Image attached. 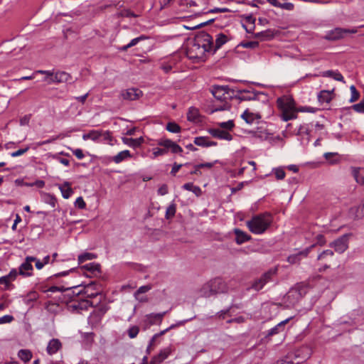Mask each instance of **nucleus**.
Instances as JSON below:
<instances>
[{
	"label": "nucleus",
	"instance_id": "nucleus-1",
	"mask_svg": "<svg viewBox=\"0 0 364 364\" xmlns=\"http://www.w3.org/2000/svg\"><path fill=\"white\" fill-rule=\"evenodd\" d=\"M213 48L212 36L206 32H201L188 42L186 55L190 59L203 60L205 53L211 51Z\"/></svg>",
	"mask_w": 364,
	"mask_h": 364
},
{
	"label": "nucleus",
	"instance_id": "nucleus-2",
	"mask_svg": "<svg viewBox=\"0 0 364 364\" xmlns=\"http://www.w3.org/2000/svg\"><path fill=\"white\" fill-rule=\"evenodd\" d=\"M277 105L281 112L280 117L284 121L296 118V102L291 95H283L277 100Z\"/></svg>",
	"mask_w": 364,
	"mask_h": 364
},
{
	"label": "nucleus",
	"instance_id": "nucleus-3",
	"mask_svg": "<svg viewBox=\"0 0 364 364\" xmlns=\"http://www.w3.org/2000/svg\"><path fill=\"white\" fill-rule=\"evenodd\" d=\"M228 287L221 278H215L204 284L199 291L200 296L210 297L218 294L228 292Z\"/></svg>",
	"mask_w": 364,
	"mask_h": 364
},
{
	"label": "nucleus",
	"instance_id": "nucleus-4",
	"mask_svg": "<svg viewBox=\"0 0 364 364\" xmlns=\"http://www.w3.org/2000/svg\"><path fill=\"white\" fill-rule=\"evenodd\" d=\"M247 226L250 231L256 235L264 233L272 223V216L269 213L255 215L247 221Z\"/></svg>",
	"mask_w": 364,
	"mask_h": 364
},
{
	"label": "nucleus",
	"instance_id": "nucleus-5",
	"mask_svg": "<svg viewBox=\"0 0 364 364\" xmlns=\"http://www.w3.org/2000/svg\"><path fill=\"white\" fill-rule=\"evenodd\" d=\"M277 269H271L264 273L259 279L254 281L251 288L255 291L261 290L264 286L272 281L273 276L277 274Z\"/></svg>",
	"mask_w": 364,
	"mask_h": 364
},
{
	"label": "nucleus",
	"instance_id": "nucleus-6",
	"mask_svg": "<svg viewBox=\"0 0 364 364\" xmlns=\"http://www.w3.org/2000/svg\"><path fill=\"white\" fill-rule=\"evenodd\" d=\"M350 234H345L331 242L329 246L335 250L336 252L340 254L344 252L348 247V240Z\"/></svg>",
	"mask_w": 364,
	"mask_h": 364
},
{
	"label": "nucleus",
	"instance_id": "nucleus-7",
	"mask_svg": "<svg viewBox=\"0 0 364 364\" xmlns=\"http://www.w3.org/2000/svg\"><path fill=\"white\" fill-rule=\"evenodd\" d=\"M101 288L100 285L95 283L91 282L83 287L82 290H80L77 294H82L87 298H94L100 294Z\"/></svg>",
	"mask_w": 364,
	"mask_h": 364
},
{
	"label": "nucleus",
	"instance_id": "nucleus-8",
	"mask_svg": "<svg viewBox=\"0 0 364 364\" xmlns=\"http://www.w3.org/2000/svg\"><path fill=\"white\" fill-rule=\"evenodd\" d=\"M172 350L171 346L161 349L159 354L152 358L150 364H160L171 354Z\"/></svg>",
	"mask_w": 364,
	"mask_h": 364
},
{
	"label": "nucleus",
	"instance_id": "nucleus-9",
	"mask_svg": "<svg viewBox=\"0 0 364 364\" xmlns=\"http://www.w3.org/2000/svg\"><path fill=\"white\" fill-rule=\"evenodd\" d=\"M333 252L331 250H323L318 255L317 257L318 260L323 262V265L322 267L319 268V272L325 271L330 267V264H328L327 262L333 257Z\"/></svg>",
	"mask_w": 364,
	"mask_h": 364
},
{
	"label": "nucleus",
	"instance_id": "nucleus-10",
	"mask_svg": "<svg viewBox=\"0 0 364 364\" xmlns=\"http://www.w3.org/2000/svg\"><path fill=\"white\" fill-rule=\"evenodd\" d=\"M62 348L63 343L59 339L52 338L47 345L46 352L48 355H53L60 350Z\"/></svg>",
	"mask_w": 364,
	"mask_h": 364
},
{
	"label": "nucleus",
	"instance_id": "nucleus-11",
	"mask_svg": "<svg viewBox=\"0 0 364 364\" xmlns=\"http://www.w3.org/2000/svg\"><path fill=\"white\" fill-rule=\"evenodd\" d=\"M142 92L139 89L136 88H129L125 90H123L121 93V95L124 100H137L141 96Z\"/></svg>",
	"mask_w": 364,
	"mask_h": 364
},
{
	"label": "nucleus",
	"instance_id": "nucleus-12",
	"mask_svg": "<svg viewBox=\"0 0 364 364\" xmlns=\"http://www.w3.org/2000/svg\"><path fill=\"white\" fill-rule=\"evenodd\" d=\"M345 28H336L326 33L325 38L329 41H337L345 37Z\"/></svg>",
	"mask_w": 364,
	"mask_h": 364
},
{
	"label": "nucleus",
	"instance_id": "nucleus-13",
	"mask_svg": "<svg viewBox=\"0 0 364 364\" xmlns=\"http://www.w3.org/2000/svg\"><path fill=\"white\" fill-rule=\"evenodd\" d=\"M90 306H92V303L87 299H81L69 305L70 309L73 311H77L78 312L80 311L87 310Z\"/></svg>",
	"mask_w": 364,
	"mask_h": 364
},
{
	"label": "nucleus",
	"instance_id": "nucleus-14",
	"mask_svg": "<svg viewBox=\"0 0 364 364\" xmlns=\"http://www.w3.org/2000/svg\"><path fill=\"white\" fill-rule=\"evenodd\" d=\"M71 78L70 75L63 71H58L56 73H53V77L50 78L48 81V84L54 83V82H66Z\"/></svg>",
	"mask_w": 364,
	"mask_h": 364
},
{
	"label": "nucleus",
	"instance_id": "nucleus-15",
	"mask_svg": "<svg viewBox=\"0 0 364 364\" xmlns=\"http://www.w3.org/2000/svg\"><path fill=\"white\" fill-rule=\"evenodd\" d=\"M310 250L311 247H309L296 254L291 255L287 257V261L291 264L299 263L301 257H306L310 252Z\"/></svg>",
	"mask_w": 364,
	"mask_h": 364
},
{
	"label": "nucleus",
	"instance_id": "nucleus-16",
	"mask_svg": "<svg viewBox=\"0 0 364 364\" xmlns=\"http://www.w3.org/2000/svg\"><path fill=\"white\" fill-rule=\"evenodd\" d=\"M241 117L250 124H252L255 122V120H259L262 118V115L259 112H250L249 109H246Z\"/></svg>",
	"mask_w": 364,
	"mask_h": 364
},
{
	"label": "nucleus",
	"instance_id": "nucleus-17",
	"mask_svg": "<svg viewBox=\"0 0 364 364\" xmlns=\"http://www.w3.org/2000/svg\"><path fill=\"white\" fill-rule=\"evenodd\" d=\"M213 95L218 100L225 99V95L228 94V87L225 86H213L211 90Z\"/></svg>",
	"mask_w": 364,
	"mask_h": 364
},
{
	"label": "nucleus",
	"instance_id": "nucleus-18",
	"mask_svg": "<svg viewBox=\"0 0 364 364\" xmlns=\"http://www.w3.org/2000/svg\"><path fill=\"white\" fill-rule=\"evenodd\" d=\"M292 318V317H289L281 322H279L274 327L269 329L267 332V336H272L277 334L280 333L284 331L285 325Z\"/></svg>",
	"mask_w": 364,
	"mask_h": 364
},
{
	"label": "nucleus",
	"instance_id": "nucleus-19",
	"mask_svg": "<svg viewBox=\"0 0 364 364\" xmlns=\"http://www.w3.org/2000/svg\"><path fill=\"white\" fill-rule=\"evenodd\" d=\"M350 214L353 216L355 219H361L364 217V198L359 205L350 209Z\"/></svg>",
	"mask_w": 364,
	"mask_h": 364
},
{
	"label": "nucleus",
	"instance_id": "nucleus-20",
	"mask_svg": "<svg viewBox=\"0 0 364 364\" xmlns=\"http://www.w3.org/2000/svg\"><path fill=\"white\" fill-rule=\"evenodd\" d=\"M210 133L214 136L220 139H225L228 141L232 140V135L226 130L220 129H210Z\"/></svg>",
	"mask_w": 364,
	"mask_h": 364
},
{
	"label": "nucleus",
	"instance_id": "nucleus-21",
	"mask_svg": "<svg viewBox=\"0 0 364 364\" xmlns=\"http://www.w3.org/2000/svg\"><path fill=\"white\" fill-rule=\"evenodd\" d=\"M234 232L235 235V242L238 245H241L251 239L250 235L240 229L235 228Z\"/></svg>",
	"mask_w": 364,
	"mask_h": 364
},
{
	"label": "nucleus",
	"instance_id": "nucleus-22",
	"mask_svg": "<svg viewBox=\"0 0 364 364\" xmlns=\"http://www.w3.org/2000/svg\"><path fill=\"white\" fill-rule=\"evenodd\" d=\"M194 144L199 146L208 147L215 146L216 142L210 141L208 136H198L194 139Z\"/></svg>",
	"mask_w": 364,
	"mask_h": 364
},
{
	"label": "nucleus",
	"instance_id": "nucleus-23",
	"mask_svg": "<svg viewBox=\"0 0 364 364\" xmlns=\"http://www.w3.org/2000/svg\"><path fill=\"white\" fill-rule=\"evenodd\" d=\"M333 90H321L318 94V100L320 103H329L333 99Z\"/></svg>",
	"mask_w": 364,
	"mask_h": 364
},
{
	"label": "nucleus",
	"instance_id": "nucleus-24",
	"mask_svg": "<svg viewBox=\"0 0 364 364\" xmlns=\"http://www.w3.org/2000/svg\"><path fill=\"white\" fill-rule=\"evenodd\" d=\"M33 269L31 264L24 262L19 267L18 274L23 277H29L32 275Z\"/></svg>",
	"mask_w": 364,
	"mask_h": 364
},
{
	"label": "nucleus",
	"instance_id": "nucleus-25",
	"mask_svg": "<svg viewBox=\"0 0 364 364\" xmlns=\"http://www.w3.org/2000/svg\"><path fill=\"white\" fill-rule=\"evenodd\" d=\"M122 141L124 142V144L130 147L136 148L139 147L144 142V139L142 137H139L136 139L122 137Z\"/></svg>",
	"mask_w": 364,
	"mask_h": 364
},
{
	"label": "nucleus",
	"instance_id": "nucleus-26",
	"mask_svg": "<svg viewBox=\"0 0 364 364\" xmlns=\"http://www.w3.org/2000/svg\"><path fill=\"white\" fill-rule=\"evenodd\" d=\"M321 76L328 77L334 79L335 80L343 82L345 83L344 78L341 73L338 70H326L321 73Z\"/></svg>",
	"mask_w": 364,
	"mask_h": 364
},
{
	"label": "nucleus",
	"instance_id": "nucleus-27",
	"mask_svg": "<svg viewBox=\"0 0 364 364\" xmlns=\"http://www.w3.org/2000/svg\"><path fill=\"white\" fill-rule=\"evenodd\" d=\"M59 188L64 198H69L73 193V191L70 187V183L68 182H65L63 184L60 185Z\"/></svg>",
	"mask_w": 364,
	"mask_h": 364
},
{
	"label": "nucleus",
	"instance_id": "nucleus-28",
	"mask_svg": "<svg viewBox=\"0 0 364 364\" xmlns=\"http://www.w3.org/2000/svg\"><path fill=\"white\" fill-rule=\"evenodd\" d=\"M154 314H149L145 316L142 321L143 328L144 330L149 328L151 325L155 324L156 322H159L156 318L151 317L152 316H154Z\"/></svg>",
	"mask_w": 364,
	"mask_h": 364
},
{
	"label": "nucleus",
	"instance_id": "nucleus-29",
	"mask_svg": "<svg viewBox=\"0 0 364 364\" xmlns=\"http://www.w3.org/2000/svg\"><path fill=\"white\" fill-rule=\"evenodd\" d=\"M18 357L24 363H27L30 361L33 357V354L30 350L28 349H21L18 352Z\"/></svg>",
	"mask_w": 364,
	"mask_h": 364
},
{
	"label": "nucleus",
	"instance_id": "nucleus-30",
	"mask_svg": "<svg viewBox=\"0 0 364 364\" xmlns=\"http://www.w3.org/2000/svg\"><path fill=\"white\" fill-rule=\"evenodd\" d=\"M199 110L198 109L191 107L189 108L188 112L187 113V119L191 122H196L199 118Z\"/></svg>",
	"mask_w": 364,
	"mask_h": 364
},
{
	"label": "nucleus",
	"instance_id": "nucleus-31",
	"mask_svg": "<svg viewBox=\"0 0 364 364\" xmlns=\"http://www.w3.org/2000/svg\"><path fill=\"white\" fill-rule=\"evenodd\" d=\"M101 136L102 132H100L98 130H92L87 134H84L82 135V139L84 140L91 139L93 141H96L99 139Z\"/></svg>",
	"mask_w": 364,
	"mask_h": 364
},
{
	"label": "nucleus",
	"instance_id": "nucleus-32",
	"mask_svg": "<svg viewBox=\"0 0 364 364\" xmlns=\"http://www.w3.org/2000/svg\"><path fill=\"white\" fill-rule=\"evenodd\" d=\"M183 188L193 192L196 196H199L202 193V191L199 186H194L192 183H187L183 186Z\"/></svg>",
	"mask_w": 364,
	"mask_h": 364
},
{
	"label": "nucleus",
	"instance_id": "nucleus-33",
	"mask_svg": "<svg viewBox=\"0 0 364 364\" xmlns=\"http://www.w3.org/2000/svg\"><path fill=\"white\" fill-rule=\"evenodd\" d=\"M228 41V37L223 33L216 36L214 51L221 48Z\"/></svg>",
	"mask_w": 364,
	"mask_h": 364
},
{
	"label": "nucleus",
	"instance_id": "nucleus-34",
	"mask_svg": "<svg viewBox=\"0 0 364 364\" xmlns=\"http://www.w3.org/2000/svg\"><path fill=\"white\" fill-rule=\"evenodd\" d=\"M352 174L356 181V182L360 185L364 184V176L360 173V168H352Z\"/></svg>",
	"mask_w": 364,
	"mask_h": 364
},
{
	"label": "nucleus",
	"instance_id": "nucleus-35",
	"mask_svg": "<svg viewBox=\"0 0 364 364\" xmlns=\"http://www.w3.org/2000/svg\"><path fill=\"white\" fill-rule=\"evenodd\" d=\"M96 258V255L93 253L85 252L78 256L77 260L79 264H82L87 260H91Z\"/></svg>",
	"mask_w": 364,
	"mask_h": 364
},
{
	"label": "nucleus",
	"instance_id": "nucleus-36",
	"mask_svg": "<svg viewBox=\"0 0 364 364\" xmlns=\"http://www.w3.org/2000/svg\"><path fill=\"white\" fill-rule=\"evenodd\" d=\"M42 199L45 203L50 205L52 208H54L55 206L56 199L52 195L49 193H43Z\"/></svg>",
	"mask_w": 364,
	"mask_h": 364
},
{
	"label": "nucleus",
	"instance_id": "nucleus-37",
	"mask_svg": "<svg viewBox=\"0 0 364 364\" xmlns=\"http://www.w3.org/2000/svg\"><path fill=\"white\" fill-rule=\"evenodd\" d=\"M173 141L168 139H161L158 141V145L164 147L166 153L169 152V149L171 148V144Z\"/></svg>",
	"mask_w": 364,
	"mask_h": 364
},
{
	"label": "nucleus",
	"instance_id": "nucleus-38",
	"mask_svg": "<svg viewBox=\"0 0 364 364\" xmlns=\"http://www.w3.org/2000/svg\"><path fill=\"white\" fill-rule=\"evenodd\" d=\"M80 286V285L75 284V285H73V286L67 287V288H64L63 287H56V286H53V287H50L48 290H44L43 291L44 292H46V291H50V292L64 291L65 290L70 289H77Z\"/></svg>",
	"mask_w": 364,
	"mask_h": 364
},
{
	"label": "nucleus",
	"instance_id": "nucleus-39",
	"mask_svg": "<svg viewBox=\"0 0 364 364\" xmlns=\"http://www.w3.org/2000/svg\"><path fill=\"white\" fill-rule=\"evenodd\" d=\"M240 98L242 100H255L257 99V94L252 92L243 91L241 92Z\"/></svg>",
	"mask_w": 364,
	"mask_h": 364
},
{
	"label": "nucleus",
	"instance_id": "nucleus-40",
	"mask_svg": "<svg viewBox=\"0 0 364 364\" xmlns=\"http://www.w3.org/2000/svg\"><path fill=\"white\" fill-rule=\"evenodd\" d=\"M143 39H145V37L144 36H141L139 37H137V38H135L134 39H132L129 43H128L127 45L126 46H122L120 50H122V51H126L127 50L128 48L132 47V46H134L135 45H136L141 40H143Z\"/></svg>",
	"mask_w": 364,
	"mask_h": 364
},
{
	"label": "nucleus",
	"instance_id": "nucleus-41",
	"mask_svg": "<svg viewBox=\"0 0 364 364\" xmlns=\"http://www.w3.org/2000/svg\"><path fill=\"white\" fill-rule=\"evenodd\" d=\"M176 205L175 203H172L166 208V215H165L166 218L170 219V218H173L176 214Z\"/></svg>",
	"mask_w": 364,
	"mask_h": 364
},
{
	"label": "nucleus",
	"instance_id": "nucleus-42",
	"mask_svg": "<svg viewBox=\"0 0 364 364\" xmlns=\"http://www.w3.org/2000/svg\"><path fill=\"white\" fill-rule=\"evenodd\" d=\"M166 130L171 133H179L181 132V127L175 122H168L166 124Z\"/></svg>",
	"mask_w": 364,
	"mask_h": 364
},
{
	"label": "nucleus",
	"instance_id": "nucleus-43",
	"mask_svg": "<svg viewBox=\"0 0 364 364\" xmlns=\"http://www.w3.org/2000/svg\"><path fill=\"white\" fill-rule=\"evenodd\" d=\"M296 114L298 112H309V113H315L317 112L318 109L316 107H310V106H301L296 108Z\"/></svg>",
	"mask_w": 364,
	"mask_h": 364
},
{
	"label": "nucleus",
	"instance_id": "nucleus-44",
	"mask_svg": "<svg viewBox=\"0 0 364 364\" xmlns=\"http://www.w3.org/2000/svg\"><path fill=\"white\" fill-rule=\"evenodd\" d=\"M213 166V163L200 164L196 166L194 169L193 171H191L190 173L191 174H198V173L200 174L201 173L200 172V168H204V167L211 168Z\"/></svg>",
	"mask_w": 364,
	"mask_h": 364
},
{
	"label": "nucleus",
	"instance_id": "nucleus-45",
	"mask_svg": "<svg viewBox=\"0 0 364 364\" xmlns=\"http://www.w3.org/2000/svg\"><path fill=\"white\" fill-rule=\"evenodd\" d=\"M83 269H85L90 271L92 273H95L96 272H100V265L96 263H89L82 267Z\"/></svg>",
	"mask_w": 364,
	"mask_h": 364
},
{
	"label": "nucleus",
	"instance_id": "nucleus-46",
	"mask_svg": "<svg viewBox=\"0 0 364 364\" xmlns=\"http://www.w3.org/2000/svg\"><path fill=\"white\" fill-rule=\"evenodd\" d=\"M350 94H351L350 102H355L356 100H358L359 99L360 93L356 90V88L354 85H351L350 87Z\"/></svg>",
	"mask_w": 364,
	"mask_h": 364
},
{
	"label": "nucleus",
	"instance_id": "nucleus-47",
	"mask_svg": "<svg viewBox=\"0 0 364 364\" xmlns=\"http://www.w3.org/2000/svg\"><path fill=\"white\" fill-rule=\"evenodd\" d=\"M139 332V328L137 326H132L129 328L127 333L130 338H134Z\"/></svg>",
	"mask_w": 364,
	"mask_h": 364
},
{
	"label": "nucleus",
	"instance_id": "nucleus-48",
	"mask_svg": "<svg viewBox=\"0 0 364 364\" xmlns=\"http://www.w3.org/2000/svg\"><path fill=\"white\" fill-rule=\"evenodd\" d=\"M37 73L43 74V76H46V77L44 78V81H46L48 83L50 78L53 77V72L51 70H38L34 72V74H37Z\"/></svg>",
	"mask_w": 364,
	"mask_h": 364
},
{
	"label": "nucleus",
	"instance_id": "nucleus-49",
	"mask_svg": "<svg viewBox=\"0 0 364 364\" xmlns=\"http://www.w3.org/2000/svg\"><path fill=\"white\" fill-rule=\"evenodd\" d=\"M279 8L282 10L291 11L294 9V4L291 2L280 3Z\"/></svg>",
	"mask_w": 364,
	"mask_h": 364
},
{
	"label": "nucleus",
	"instance_id": "nucleus-50",
	"mask_svg": "<svg viewBox=\"0 0 364 364\" xmlns=\"http://www.w3.org/2000/svg\"><path fill=\"white\" fill-rule=\"evenodd\" d=\"M352 107L355 112L364 114V97L359 103L353 105Z\"/></svg>",
	"mask_w": 364,
	"mask_h": 364
},
{
	"label": "nucleus",
	"instance_id": "nucleus-51",
	"mask_svg": "<svg viewBox=\"0 0 364 364\" xmlns=\"http://www.w3.org/2000/svg\"><path fill=\"white\" fill-rule=\"evenodd\" d=\"M131 157L130 152L128 150L122 151L114 156L113 159H124Z\"/></svg>",
	"mask_w": 364,
	"mask_h": 364
},
{
	"label": "nucleus",
	"instance_id": "nucleus-52",
	"mask_svg": "<svg viewBox=\"0 0 364 364\" xmlns=\"http://www.w3.org/2000/svg\"><path fill=\"white\" fill-rule=\"evenodd\" d=\"M277 179L282 180L285 177V172L283 168H277L274 170Z\"/></svg>",
	"mask_w": 364,
	"mask_h": 364
},
{
	"label": "nucleus",
	"instance_id": "nucleus-53",
	"mask_svg": "<svg viewBox=\"0 0 364 364\" xmlns=\"http://www.w3.org/2000/svg\"><path fill=\"white\" fill-rule=\"evenodd\" d=\"M166 154V153L165 152L164 149L162 146L153 149V154L155 157L163 156Z\"/></svg>",
	"mask_w": 364,
	"mask_h": 364
},
{
	"label": "nucleus",
	"instance_id": "nucleus-54",
	"mask_svg": "<svg viewBox=\"0 0 364 364\" xmlns=\"http://www.w3.org/2000/svg\"><path fill=\"white\" fill-rule=\"evenodd\" d=\"M182 151H183L182 148L178 144H177L176 142L173 141V143L171 144V148L169 149V152H171L173 154H177V153L182 152Z\"/></svg>",
	"mask_w": 364,
	"mask_h": 364
},
{
	"label": "nucleus",
	"instance_id": "nucleus-55",
	"mask_svg": "<svg viewBox=\"0 0 364 364\" xmlns=\"http://www.w3.org/2000/svg\"><path fill=\"white\" fill-rule=\"evenodd\" d=\"M75 205L80 209H84L86 207V203L82 197H78L75 202Z\"/></svg>",
	"mask_w": 364,
	"mask_h": 364
},
{
	"label": "nucleus",
	"instance_id": "nucleus-56",
	"mask_svg": "<svg viewBox=\"0 0 364 364\" xmlns=\"http://www.w3.org/2000/svg\"><path fill=\"white\" fill-rule=\"evenodd\" d=\"M160 68L165 73H169L173 68L165 60L161 62Z\"/></svg>",
	"mask_w": 364,
	"mask_h": 364
},
{
	"label": "nucleus",
	"instance_id": "nucleus-57",
	"mask_svg": "<svg viewBox=\"0 0 364 364\" xmlns=\"http://www.w3.org/2000/svg\"><path fill=\"white\" fill-rule=\"evenodd\" d=\"M243 1L252 6H258L259 4H263L265 3L264 0H243Z\"/></svg>",
	"mask_w": 364,
	"mask_h": 364
},
{
	"label": "nucleus",
	"instance_id": "nucleus-58",
	"mask_svg": "<svg viewBox=\"0 0 364 364\" xmlns=\"http://www.w3.org/2000/svg\"><path fill=\"white\" fill-rule=\"evenodd\" d=\"M220 126L221 128L225 129L227 131L232 129L234 127V124L232 120H229L228 122L220 123Z\"/></svg>",
	"mask_w": 364,
	"mask_h": 364
},
{
	"label": "nucleus",
	"instance_id": "nucleus-59",
	"mask_svg": "<svg viewBox=\"0 0 364 364\" xmlns=\"http://www.w3.org/2000/svg\"><path fill=\"white\" fill-rule=\"evenodd\" d=\"M28 149V147L19 149L17 151H15L10 154L11 157H17L21 156L23 154L26 153Z\"/></svg>",
	"mask_w": 364,
	"mask_h": 364
},
{
	"label": "nucleus",
	"instance_id": "nucleus-60",
	"mask_svg": "<svg viewBox=\"0 0 364 364\" xmlns=\"http://www.w3.org/2000/svg\"><path fill=\"white\" fill-rule=\"evenodd\" d=\"M168 64H169L172 68H173L178 62V59L177 56H171L168 58L165 59Z\"/></svg>",
	"mask_w": 364,
	"mask_h": 364
},
{
	"label": "nucleus",
	"instance_id": "nucleus-61",
	"mask_svg": "<svg viewBox=\"0 0 364 364\" xmlns=\"http://www.w3.org/2000/svg\"><path fill=\"white\" fill-rule=\"evenodd\" d=\"M13 320V316L5 315L0 318V324L11 323Z\"/></svg>",
	"mask_w": 364,
	"mask_h": 364
},
{
	"label": "nucleus",
	"instance_id": "nucleus-62",
	"mask_svg": "<svg viewBox=\"0 0 364 364\" xmlns=\"http://www.w3.org/2000/svg\"><path fill=\"white\" fill-rule=\"evenodd\" d=\"M157 192H158V194H159V195H161V196L166 195V194L168 193V192L167 185H166V184H163V185H161V186L159 188V189H158Z\"/></svg>",
	"mask_w": 364,
	"mask_h": 364
},
{
	"label": "nucleus",
	"instance_id": "nucleus-63",
	"mask_svg": "<svg viewBox=\"0 0 364 364\" xmlns=\"http://www.w3.org/2000/svg\"><path fill=\"white\" fill-rule=\"evenodd\" d=\"M151 289V286H150V285L141 286L138 289V290L136 292V294H144V293L149 291Z\"/></svg>",
	"mask_w": 364,
	"mask_h": 364
},
{
	"label": "nucleus",
	"instance_id": "nucleus-64",
	"mask_svg": "<svg viewBox=\"0 0 364 364\" xmlns=\"http://www.w3.org/2000/svg\"><path fill=\"white\" fill-rule=\"evenodd\" d=\"M274 364H294V363L291 360H289L288 357H284L283 358L278 360Z\"/></svg>",
	"mask_w": 364,
	"mask_h": 364
}]
</instances>
